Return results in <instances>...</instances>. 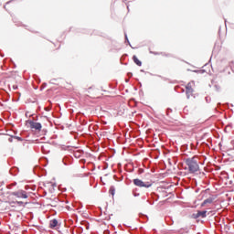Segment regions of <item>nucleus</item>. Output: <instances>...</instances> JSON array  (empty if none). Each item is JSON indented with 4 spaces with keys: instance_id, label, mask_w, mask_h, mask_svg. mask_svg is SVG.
Returning a JSON list of instances; mask_svg holds the SVG:
<instances>
[{
    "instance_id": "412c9836",
    "label": "nucleus",
    "mask_w": 234,
    "mask_h": 234,
    "mask_svg": "<svg viewBox=\"0 0 234 234\" xmlns=\"http://www.w3.org/2000/svg\"><path fill=\"white\" fill-rule=\"evenodd\" d=\"M13 89L16 90H17V86H13Z\"/></svg>"
},
{
    "instance_id": "f257e3e1",
    "label": "nucleus",
    "mask_w": 234,
    "mask_h": 234,
    "mask_svg": "<svg viewBox=\"0 0 234 234\" xmlns=\"http://www.w3.org/2000/svg\"><path fill=\"white\" fill-rule=\"evenodd\" d=\"M185 164L187 165L188 171L191 174L198 173V171H200L198 157L197 156L186 158Z\"/></svg>"
},
{
    "instance_id": "39448f33",
    "label": "nucleus",
    "mask_w": 234,
    "mask_h": 234,
    "mask_svg": "<svg viewBox=\"0 0 234 234\" xmlns=\"http://www.w3.org/2000/svg\"><path fill=\"white\" fill-rule=\"evenodd\" d=\"M186 98L187 100H189V98H191V95L193 94V88L191 87V82H189L186 86Z\"/></svg>"
},
{
    "instance_id": "f3484780",
    "label": "nucleus",
    "mask_w": 234,
    "mask_h": 234,
    "mask_svg": "<svg viewBox=\"0 0 234 234\" xmlns=\"http://www.w3.org/2000/svg\"><path fill=\"white\" fill-rule=\"evenodd\" d=\"M125 42L129 43V38L127 37V34H125Z\"/></svg>"
},
{
    "instance_id": "393cba45",
    "label": "nucleus",
    "mask_w": 234,
    "mask_h": 234,
    "mask_svg": "<svg viewBox=\"0 0 234 234\" xmlns=\"http://www.w3.org/2000/svg\"><path fill=\"white\" fill-rule=\"evenodd\" d=\"M128 45H130V47H131V42H129Z\"/></svg>"
},
{
    "instance_id": "1a4fd4ad",
    "label": "nucleus",
    "mask_w": 234,
    "mask_h": 234,
    "mask_svg": "<svg viewBox=\"0 0 234 234\" xmlns=\"http://www.w3.org/2000/svg\"><path fill=\"white\" fill-rule=\"evenodd\" d=\"M133 62L135 63V65H137L138 67H142V61H140V59H138V57L133 55Z\"/></svg>"
},
{
    "instance_id": "a878e982",
    "label": "nucleus",
    "mask_w": 234,
    "mask_h": 234,
    "mask_svg": "<svg viewBox=\"0 0 234 234\" xmlns=\"http://www.w3.org/2000/svg\"><path fill=\"white\" fill-rule=\"evenodd\" d=\"M141 72H144V69H141Z\"/></svg>"
},
{
    "instance_id": "4be33fe9",
    "label": "nucleus",
    "mask_w": 234,
    "mask_h": 234,
    "mask_svg": "<svg viewBox=\"0 0 234 234\" xmlns=\"http://www.w3.org/2000/svg\"><path fill=\"white\" fill-rule=\"evenodd\" d=\"M18 204H19V205L23 204V201H19Z\"/></svg>"
},
{
    "instance_id": "0eeeda50",
    "label": "nucleus",
    "mask_w": 234,
    "mask_h": 234,
    "mask_svg": "<svg viewBox=\"0 0 234 234\" xmlns=\"http://www.w3.org/2000/svg\"><path fill=\"white\" fill-rule=\"evenodd\" d=\"M197 216L199 217V218H206L207 217V211H206V210H203V211L199 210V211H197Z\"/></svg>"
},
{
    "instance_id": "4468645a",
    "label": "nucleus",
    "mask_w": 234,
    "mask_h": 234,
    "mask_svg": "<svg viewBox=\"0 0 234 234\" xmlns=\"http://www.w3.org/2000/svg\"><path fill=\"white\" fill-rule=\"evenodd\" d=\"M14 186H17V183L14 182L13 184L9 185L8 188L12 189V187H14Z\"/></svg>"
},
{
    "instance_id": "f8f14e48",
    "label": "nucleus",
    "mask_w": 234,
    "mask_h": 234,
    "mask_svg": "<svg viewBox=\"0 0 234 234\" xmlns=\"http://www.w3.org/2000/svg\"><path fill=\"white\" fill-rule=\"evenodd\" d=\"M187 229H180L179 230H178V233L179 234H183V233H187Z\"/></svg>"
},
{
    "instance_id": "9d476101",
    "label": "nucleus",
    "mask_w": 234,
    "mask_h": 234,
    "mask_svg": "<svg viewBox=\"0 0 234 234\" xmlns=\"http://www.w3.org/2000/svg\"><path fill=\"white\" fill-rule=\"evenodd\" d=\"M17 173H19V168H17V167L12 168V169L10 170V174H11L13 176H16V175H17Z\"/></svg>"
},
{
    "instance_id": "423d86ee",
    "label": "nucleus",
    "mask_w": 234,
    "mask_h": 234,
    "mask_svg": "<svg viewBox=\"0 0 234 234\" xmlns=\"http://www.w3.org/2000/svg\"><path fill=\"white\" fill-rule=\"evenodd\" d=\"M213 200H215V197H211L205 199L203 201V203L201 204L202 207H204V206H206V204H213Z\"/></svg>"
},
{
    "instance_id": "2eb2a0df",
    "label": "nucleus",
    "mask_w": 234,
    "mask_h": 234,
    "mask_svg": "<svg viewBox=\"0 0 234 234\" xmlns=\"http://www.w3.org/2000/svg\"><path fill=\"white\" fill-rule=\"evenodd\" d=\"M15 138L18 141V142H23V138L19 137V136H15Z\"/></svg>"
},
{
    "instance_id": "bb28decb",
    "label": "nucleus",
    "mask_w": 234,
    "mask_h": 234,
    "mask_svg": "<svg viewBox=\"0 0 234 234\" xmlns=\"http://www.w3.org/2000/svg\"><path fill=\"white\" fill-rule=\"evenodd\" d=\"M226 22H227V20H225V25H226Z\"/></svg>"
},
{
    "instance_id": "b1692460",
    "label": "nucleus",
    "mask_w": 234,
    "mask_h": 234,
    "mask_svg": "<svg viewBox=\"0 0 234 234\" xmlns=\"http://www.w3.org/2000/svg\"><path fill=\"white\" fill-rule=\"evenodd\" d=\"M9 142H12V138H9Z\"/></svg>"
},
{
    "instance_id": "7ed1b4c3",
    "label": "nucleus",
    "mask_w": 234,
    "mask_h": 234,
    "mask_svg": "<svg viewBox=\"0 0 234 234\" xmlns=\"http://www.w3.org/2000/svg\"><path fill=\"white\" fill-rule=\"evenodd\" d=\"M11 197H16V198H28V195L25 190H17L10 193Z\"/></svg>"
},
{
    "instance_id": "aec40b11",
    "label": "nucleus",
    "mask_w": 234,
    "mask_h": 234,
    "mask_svg": "<svg viewBox=\"0 0 234 234\" xmlns=\"http://www.w3.org/2000/svg\"><path fill=\"white\" fill-rule=\"evenodd\" d=\"M129 78H133V73H128Z\"/></svg>"
},
{
    "instance_id": "20e7f679",
    "label": "nucleus",
    "mask_w": 234,
    "mask_h": 234,
    "mask_svg": "<svg viewBox=\"0 0 234 234\" xmlns=\"http://www.w3.org/2000/svg\"><path fill=\"white\" fill-rule=\"evenodd\" d=\"M30 129H35V131H41L42 125L40 122H36L34 121H29Z\"/></svg>"
},
{
    "instance_id": "f03ea898",
    "label": "nucleus",
    "mask_w": 234,
    "mask_h": 234,
    "mask_svg": "<svg viewBox=\"0 0 234 234\" xmlns=\"http://www.w3.org/2000/svg\"><path fill=\"white\" fill-rule=\"evenodd\" d=\"M133 183L137 186V187H145V189H149V187H152L153 183L146 181L144 182L141 179L135 178L133 180Z\"/></svg>"
},
{
    "instance_id": "6e6552de",
    "label": "nucleus",
    "mask_w": 234,
    "mask_h": 234,
    "mask_svg": "<svg viewBox=\"0 0 234 234\" xmlns=\"http://www.w3.org/2000/svg\"><path fill=\"white\" fill-rule=\"evenodd\" d=\"M58 226V219L54 218L49 221V228L54 229Z\"/></svg>"
},
{
    "instance_id": "ddd939ff",
    "label": "nucleus",
    "mask_w": 234,
    "mask_h": 234,
    "mask_svg": "<svg viewBox=\"0 0 234 234\" xmlns=\"http://www.w3.org/2000/svg\"><path fill=\"white\" fill-rule=\"evenodd\" d=\"M192 218H194L195 220H197V218H199L198 212L196 214H192Z\"/></svg>"
},
{
    "instance_id": "a211bd4d",
    "label": "nucleus",
    "mask_w": 234,
    "mask_h": 234,
    "mask_svg": "<svg viewBox=\"0 0 234 234\" xmlns=\"http://www.w3.org/2000/svg\"><path fill=\"white\" fill-rule=\"evenodd\" d=\"M133 197H140L139 193H133Z\"/></svg>"
},
{
    "instance_id": "5701e85b",
    "label": "nucleus",
    "mask_w": 234,
    "mask_h": 234,
    "mask_svg": "<svg viewBox=\"0 0 234 234\" xmlns=\"http://www.w3.org/2000/svg\"><path fill=\"white\" fill-rule=\"evenodd\" d=\"M10 3H12V1L7 2V5L10 4Z\"/></svg>"
},
{
    "instance_id": "6ab92c4d",
    "label": "nucleus",
    "mask_w": 234,
    "mask_h": 234,
    "mask_svg": "<svg viewBox=\"0 0 234 234\" xmlns=\"http://www.w3.org/2000/svg\"><path fill=\"white\" fill-rule=\"evenodd\" d=\"M45 111H47L48 112V111H50V107H46Z\"/></svg>"
},
{
    "instance_id": "dca6fc26",
    "label": "nucleus",
    "mask_w": 234,
    "mask_h": 234,
    "mask_svg": "<svg viewBox=\"0 0 234 234\" xmlns=\"http://www.w3.org/2000/svg\"><path fill=\"white\" fill-rule=\"evenodd\" d=\"M63 164H64V165H69V163H67V159H63Z\"/></svg>"
},
{
    "instance_id": "9b49d317",
    "label": "nucleus",
    "mask_w": 234,
    "mask_h": 234,
    "mask_svg": "<svg viewBox=\"0 0 234 234\" xmlns=\"http://www.w3.org/2000/svg\"><path fill=\"white\" fill-rule=\"evenodd\" d=\"M115 192H116V189L114 188V186H111L110 187V193L112 195V197H114Z\"/></svg>"
}]
</instances>
